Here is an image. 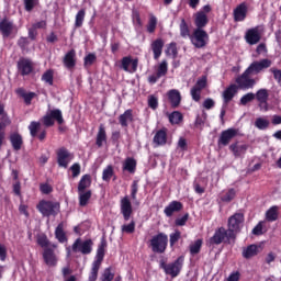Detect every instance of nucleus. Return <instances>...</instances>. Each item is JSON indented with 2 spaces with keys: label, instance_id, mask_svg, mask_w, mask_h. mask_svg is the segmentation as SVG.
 Wrapping results in <instances>:
<instances>
[{
  "label": "nucleus",
  "instance_id": "f257e3e1",
  "mask_svg": "<svg viewBox=\"0 0 281 281\" xmlns=\"http://www.w3.org/2000/svg\"><path fill=\"white\" fill-rule=\"evenodd\" d=\"M106 239L103 237L98 246L95 260L92 262V268L89 273V281H97L98 273L100 271V267H102V262L104 261V256L106 254Z\"/></svg>",
  "mask_w": 281,
  "mask_h": 281
},
{
  "label": "nucleus",
  "instance_id": "f03ea898",
  "mask_svg": "<svg viewBox=\"0 0 281 281\" xmlns=\"http://www.w3.org/2000/svg\"><path fill=\"white\" fill-rule=\"evenodd\" d=\"M183 262H186L184 256H179L173 262L167 263L166 259H161L159 261V269L166 273V276H170V278H178L183 269Z\"/></svg>",
  "mask_w": 281,
  "mask_h": 281
},
{
  "label": "nucleus",
  "instance_id": "7ed1b4c3",
  "mask_svg": "<svg viewBox=\"0 0 281 281\" xmlns=\"http://www.w3.org/2000/svg\"><path fill=\"white\" fill-rule=\"evenodd\" d=\"M36 210L46 218H49V216H58V213L60 212V203L49 200H41L36 205Z\"/></svg>",
  "mask_w": 281,
  "mask_h": 281
},
{
  "label": "nucleus",
  "instance_id": "20e7f679",
  "mask_svg": "<svg viewBox=\"0 0 281 281\" xmlns=\"http://www.w3.org/2000/svg\"><path fill=\"white\" fill-rule=\"evenodd\" d=\"M149 247L154 254H166L168 249V236L166 233H158L149 240Z\"/></svg>",
  "mask_w": 281,
  "mask_h": 281
},
{
  "label": "nucleus",
  "instance_id": "39448f33",
  "mask_svg": "<svg viewBox=\"0 0 281 281\" xmlns=\"http://www.w3.org/2000/svg\"><path fill=\"white\" fill-rule=\"evenodd\" d=\"M243 223H245V214L235 213L227 221V231L229 232V236L236 238V236L240 232V227H243Z\"/></svg>",
  "mask_w": 281,
  "mask_h": 281
},
{
  "label": "nucleus",
  "instance_id": "423d86ee",
  "mask_svg": "<svg viewBox=\"0 0 281 281\" xmlns=\"http://www.w3.org/2000/svg\"><path fill=\"white\" fill-rule=\"evenodd\" d=\"M210 12H212V5L205 4L202 7V10L193 14L194 25L196 27L195 30H203L204 27H207V23H210L207 14H210Z\"/></svg>",
  "mask_w": 281,
  "mask_h": 281
},
{
  "label": "nucleus",
  "instance_id": "0eeeda50",
  "mask_svg": "<svg viewBox=\"0 0 281 281\" xmlns=\"http://www.w3.org/2000/svg\"><path fill=\"white\" fill-rule=\"evenodd\" d=\"M72 254H82L83 256H89L93 251V240L82 238H77L71 246Z\"/></svg>",
  "mask_w": 281,
  "mask_h": 281
},
{
  "label": "nucleus",
  "instance_id": "6e6552de",
  "mask_svg": "<svg viewBox=\"0 0 281 281\" xmlns=\"http://www.w3.org/2000/svg\"><path fill=\"white\" fill-rule=\"evenodd\" d=\"M190 41L196 49H203L207 45V41H210V35L203 29H195L190 36Z\"/></svg>",
  "mask_w": 281,
  "mask_h": 281
},
{
  "label": "nucleus",
  "instance_id": "1a4fd4ad",
  "mask_svg": "<svg viewBox=\"0 0 281 281\" xmlns=\"http://www.w3.org/2000/svg\"><path fill=\"white\" fill-rule=\"evenodd\" d=\"M229 240H236L234 236H229V232L221 226L215 229L214 235L209 239L210 245H223V243H229Z\"/></svg>",
  "mask_w": 281,
  "mask_h": 281
},
{
  "label": "nucleus",
  "instance_id": "9d476101",
  "mask_svg": "<svg viewBox=\"0 0 281 281\" xmlns=\"http://www.w3.org/2000/svg\"><path fill=\"white\" fill-rule=\"evenodd\" d=\"M55 121H57V124H65V119H63V112L59 109L52 110L49 113L44 115L41 119V122L46 128H50V126H54Z\"/></svg>",
  "mask_w": 281,
  "mask_h": 281
},
{
  "label": "nucleus",
  "instance_id": "9b49d317",
  "mask_svg": "<svg viewBox=\"0 0 281 281\" xmlns=\"http://www.w3.org/2000/svg\"><path fill=\"white\" fill-rule=\"evenodd\" d=\"M235 82L237 89H240L241 91H247L256 87V79L251 78V75L247 70L239 75L235 79Z\"/></svg>",
  "mask_w": 281,
  "mask_h": 281
},
{
  "label": "nucleus",
  "instance_id": "f8f14e48",
  "mask_svg": "<svg viewBox=\"0 0 281 281\" xmlns=\"http://www.w3.org/2000/svg\"><path fill=\"white\" fill-rule=\"evenodd\" d=\"M272 61L269 58H263L260 59L259 61H252L248 68L246 69V71L250 75V76H258V74L265 71V69H269V67H271Z\"/></svg>",
  "mask_w": 281,
  "mask_h": 281
},
{
  "label": "nucleus",
  "instance_id": "ddd939ff",
  "mask_svg": "<svg viewBox=\"0 0 281 281\" xmlns=\"http://www.w3.org/2000/svg\"><path fill=\"white\" fill-rule=\"evenodd\" d=\"M238 133L239 130L234 127L222 131L217 140V146H229L232 139L238 137Z\"/></svg>",
  "mask_w": 281,
  "mask_h": 281
},
{
  "label": "nucleus",
  "instance_id": "4468645a",
  "mask_svg": "<svg viewBox=\"0 0 281 281\" xmlns=\"http://www.w3.org/2000/svg\"><path fill=\"white\" fill-rule=\"evenodd\" d=\"M56 155L59 168H69V164L71 159H74V155L69 153V149L66 147H60L57 149Z\"/></svg>",
  "mask_w": 281,
  "mask_h": 281
},
{
  "label": "nucleus",
  "instance_id": "2eb2a0df",
  "mask_svg": "<svg viewBox=\"0 0 281 281\" xmlns=\"http://www.w3.org/2000/svg\"><path fill=\"white\" fill-rule=\"evenodd\" d=\"M58 245L53 244L52 248H44L43 251V260L47 267H56L58 265V257L56 256V252L54 249H56Z\"/></svg>",
  "mask_w": 281,
  "mask_h": 281
},
{
  "label": "nucleus",
  "instance_id": "dca6fc26",
  "mask_svg": "<svg viewBox=\"0 0 281 281\" xmlns=\"http://www.w3.org/2000/svg\"><path fill=\"white\" fill-rule=\"evenodd\" d=\"M228 150L233 153L235 159H241L243 157H245V155H247V150H249V145L240 144V142L237 140L229 145Z\"/></svg>",
  "mask_w": 281,
  "mask_h": 281
},
{
  "label": "nucleus",
  "instance_id": "f3484780",
  "mask_svg": "<svg viewBox=\"0 0 281 281\" xmlns=\"http://www.w3.org/2000/svg\"><path fill=\"white\" fill-rule=\"evenodd\" d=\"M249 11L247 7V2L239 3L234 10H233V19L235 23H243L245 19H247V12Z\"/></svg>",
  "mask_w": 281,
  "mask_h": 281
},
{
  "label": "nucleus",
  "instance_id": "a211bd4d",
  "mask_svg": "<svg viewBox=\"0 0 281 281\" xmlns=\"http://www.w3.org/2000/svg\"><path fill=\"white\" fill-rule=\"evenodd\" d=\"M121 214L125 222H128L131 216H133V203L131 202V198H128V195H125L121 200Z\"/></svg>",
  "mask_w": 281,
  "mask_h": 281
},
{
  "label": "nucleus",
  "instance_id": "6ab92c4d",
  "mask_svg": "<svg viewBox=\"0 0 281 281\" xmlns=\"http://www.w3.org/2000/svg\"><path fill=\"white\" fill-rule=\"evenodd\" d=\"M238 93V86L236 83L229 85L222 93L223 106H227Z\"/></svg>",
  "mask_w": 281,
  "mask_h": 281
},
{
  "label": "nucleus",
  "instance_id": "aec40b11",
  "mask_svg": "<svg viewBox=\"0 0 281 281\" xmlns=\"http://www.w3.org/2000/svg\"><path fill=\"white\" fill-rule=\"evenodd\" d=\"M260 38H262V35H260L258 26L249 29L245 34V40L248 45H257V43H260Z\"/></svg>",
  "mask_w": 281,
  "mask_h": 281
},
{
  "label": "nucleus",
  "instance_id": "412c9836",
  "mask_svg": "<svg viewBox=\"0 0 281 281\" xmlns=\"http://www.w3.org/2000/svg\"><path fill=\"white\" fill-rule=\"evenodd\" d=\"M14 32V22L10 21L8 18H3L0 21V33L3 38H9Z\"/></svg>",
  "mask_w": 281,
  "mask_h": 281
},
{
  "label": "nucleus",
  "instance_id": "4be33fe9",
  "mask_svg": "<svg viewBox=\"0 0 281 281\" xmlns=\"http://www.w3.org/2000/svg\"><path fill=\"white\" fill-rule=\"evenodd\" d=\"M255 99H257V102H259L260 109H265V111H268L269 91L266 88L259 89L255 94Z\"/></svg>",
  "mask_w": 281,
  "mask_h": 281
},
{
  "label": "nucleus",
  "instance_id": "5701e85b",
  "mask_svg": "<svg viewBox=\"0 0 281 281\" xmlns=\"http://www.w3.org/2000/svg\"><path fill=\"white\" fill-rule=\"evenodd\" d=\"M18 69L21 76H30L34 71V65L32 64L31 59L21 58L18 61Z\"/></svg>",
  "mask_w": 281,
  "mask_h": 281
},
{
  "label": "nucleus",
  "instance_id": "b1692460",
  "mask_svg": "<svg viewBox=\"0 0 281 281\" xmlns=\"http://www.w3.org/2000/svg\"><path fill=\"white\" fill-rule=\"evenodd\" d=\"M181 210H183V203L173 200L165 207L164 214L167 218H171V216H175V214H177V212H181Z\"/></svg>",
  "mask_w": 281,
  "mask_h": 281
},
{
  "label": "nucleus",
  "instance_id": "393cba45",
  "mask_svg": "<svg viewBox=\"0 0 281 281\" xmlns=\"http://www.w3.org/2000/svg\"><path fill=\"white\" fill-rule=\"evenodd\" d=\"M153 142L156 146H166L168 144V128L158 130L154 135Z\"/></svg>",
  "mask_w": 281,
  "mask_h": 281
},
{
  "label": "nucleus",
  "instance_id": "a878e982",
  "mask_svg": "<svg viewBox=\"0 0 281 281\" xmlns=\"http://www.w3.org/2000/svg\"><path fill=\"white\" fill-rule=\"evenodd\" d=\"M260 254V246L256 244H250L247 247L243 248L241 256L246 260H251V258H256Z\"/></svg>",
  "mask_w": 281,
  "mask_h": 281
},
{
  "label": "nucleus",
  "instance_id": "bb28decb",
  "mask_svg": "<svg viewBox=\"0 0 281 281\" xmlns=\"http://www.w3.org/2000/svg\"><path fill=\"white\" fill-rule=\"evenodd\" d=\"M167 98L171 104V109H179V106L181 105V92H179V90H169L167 92Z\"/></svg>",
  "mask_w": 281,
  "mask_h": 281
},
{
  "label": "nucleus",
  "instance_id": "cd10ccee",
  "mask_svg": "<svg viewBox=\"0 0 281 281\" xmlns=\"http://www.w3.org/2000/svg\"><path fill=\"white\" fill-rule=\"evenodd\" d=\"M164 41L161 38H156L151 42L150 47L154 54V60H159L161 58V54L164 53Z\"/></svg>",
  "mask_w": 281,
  "mask_h": 281
},
{
  "label": "nucleus",
  "instance_id": "c85d7f7f",
  "mask_svg": "<svg viewBox=\"0 0 281 281\" xmlns=\"http://www.w3.org/2000/svg\"><path fill=\"white\" fill-rule=\"evenodd\" d=\"M64 66L66 69H74L76 67V49H70L63 58Z\"/></svg>",
  "mask_w": 281,
  "mask_h": 281
},
{
  "label": "nucleus",
  "instance_id": "c756f323",
  "mask_svg": "<svg viewBox=\"0 0 281 281\" xmlns=\"http://www.w3.org/2000/svg\"><path fill=\"white\" fill-rule=\"evenodd\" d=\"M104 144H106V128L104 127V124H100L97 133L95 146H98V148H102Z\"/></svg>",
  "mask_w": 281,
  "mask_h": 281
},
{
  "label": "nucleus",
  "instance_id": "7c9ffc66",
  "mask_svg": "<svg viewBox=\"0 0 281 281\" xmlns=\"http://www.w3.org/2000/svg\"><path fill=\"white\" fill-rule=\"evenodd\" d=\"M122 69L128 71V67L132 66V71H137V65H139L138 59H133L131 57H123L121 60Z\"/></svg>",
  "mask_w": 281,
  "mask_h": 281
},
{
  "label": "nucleus",
  "instance_id": "2f4dec72",
  "mask_svg": "<svg viewBox=\"0 0 281 281\" xmlns=\"http://www.w3.org/2000/svg\"><path fill=\"white\" fill-rule=\"evenodd\" d=\"M135 120L133 119V110L128 109L126 110L123 114L119 116V124L123 128H128V122H134Z\"/></svg>",
  "mask_w": 281,
  "mask_h": 281
},
{
  "label": "nucleus",
  "instance_id": "473e14b6",
  "mask_svg": "<svg viewBox=\"0 0 281 281\" xmlns=\"http://www.w3.org/2000/svg\"><path fill=\"white\" fill-rule=\"evenodd\" d=\"M123 170L130 172V175H135V170H137V160L133 157H127L123 162Z\"/></svg>",
  "mask_w": 281,
  "mask_h": 281
},
{
  "label": "nucleus",
  "instance_id": "72a5a7b5",
  "mask_svg": "<svg viewBox=\"0 0 281 281\" xmlns=\"http://www.w3.org/2000/svg\"><path fill=\"white\" fill-rule=\"evenodd\" d=\"M9 139L11 142L13 150H21L23 146V136H21V134L13 133L10 135Z\"/></svg>",
  "mask_w": 281,
  "mask_h": 281
},
{
  "label": "nucleus",
  "instance_id": "f704fd0d",
  "mask_svg": "<svg viewBox=\"0 0 281 281\" xmlns=\"http://www.w3.org/2000/svg\"><path fill=\"white\" fill-rule=\"evenodd\" d=\"M79 194V205L80 207H87L89 205V201H91L92 192L88 191H78Z\"/></svg>",
  "mask_w": 281,
  "mask_h": 281
},
{
  "label": "nucleus",
  "instance_id": "c9c22d12",
  "mask_svg": "<svg viewBox=\"0 0 281 281\" xmlns=\"http://www.w3.org/2000/svg\"><path fill=\"white\" fill-rule=\"evenodd\" d=\"M18 95H20L21 98H23L24 103L30 106V104H32V100H34V98H36V92H25V89L20 88L16 90Z\"/></svg>",
  "mask_w": 281,
  "mask_h": 281
},
{
  "label": "nucleus",
  "instance_id": "e433bc0d",
  "mask_svg": "<svg viewBox=\"0 0 281 281\" xmlns=\"http://www.w3.org/2000/svg\"><path fill=\"white\" fill-rule=\"evenodd\" d=\"M55 238L58 243H67V235L65 234V224L61 222L57 225L55 229Z\"/></svg>",
  "mask_w": 281,
  "mask_h": 281
},
{
  "label": "nucleus",
  "instance_id": "4c0bfd02",
  "mask_svg": "<svg viewBox=\"0 0 281 281\" xmlns=\"http://www.w3.org/2000/svg\"><path fill=\"white\" fill-rule=\"evenodd\" d=\"M279 210H280V207H278L277 205L271 206L266 212V221H268L269 223H273V222L278 221V216H279L278 211Z\"/></svg>",
  "mask_w": 281,
  "mask_h": 281
},
{
  "label": "nucleus",
  "instance_id": "58836bf2",
  "mask_svg": "<svg viewBox=\"0 0 281 281\" xmlns=\"http://www.w3.org/2000/svg\"><path fill=\"white\" fill-rule=\"evenodd\" d=\"M87 188H91V176L83 175L78 184V192H85Z\"/></svg>",
  "mask_w": 281,
  "mask_h": 281
},
{
  "label": "nucleus",
  "instance_id": "ea45409f",
  "mask_svg": "<svg viewBox=\"0 0 281 281\" xmlns=\"http://www.w3.org/2000/svg\"><path fill=\"white\" fill-rule=\"evenodd\" d=\"M42 82L48 85V87H54V69H47L41 78Z\"/></svg>",
  "mask_w": 281,
  "mask_h": 281
},
{
  "label": "nucleus",
  "instance_id": "a19ab883",
  "mask_svg": "<svg viewBox=\"0 0 281 281\" xmlns=\"http://www.w3.org/2000/svg\"><path fill=\"white\" fill-rule=\"evenodd\" d=\"M202 247H203V239H196L193 244H190L189 251L191 256H196L201 254Z\"/></svg>",
  "mask_w": 281,
  "mask_h": 281
},
{
  "label": "nucleus",
  "instance_id": "79ce46f5",
  "mask_svg": "<svg viewBox=\"0 0 281 281\" xmlns=\"http://www.w3.org/2000/svg\"><path fill=\"white\" fill-rule=\"evenodd\" d=\"M270 124H271V122H269V120H267L265 117H257L255 121V126L259 131H267V128H269Z\"/></svg>",
  "mask_w": 281,
  "mask_h": 281
},
{
  "label": "nucleus",
  "instance_id": "37998d69",
  "mask_svg": "<svg viewBox=\"0 0 281 281\" xmlns=\"http://www.w3.org/2000/svg\"><path fill=\"white\" fill-rule=\"evenodd\" d=\"M180 36H182V38H190V26H188V22H186V19H181L180 22Z\"/></svg>",
  "mask_w": 281,
  "mask_h": 281
},
{
  "label": "nucleus",
  "instance_id": "c03bdc74",
  "mask_svg": "<svg viewBox=\"0 0 281 281\" xmlns=\"http://www.w3.org/2000/svg\"><path fill=\"white\" fill-rule=\"evenodd\" d=\"M87 14V11L85 9H81L77 12L75 18V27H82V24L85 23V16Z\"/></svg>",
  "mask_w": 281,
  "mask_h": 281
},
{
  "label": "nucleus",
  "instance_id": "a18cd8bd",
  "mask_svg": "<svg viewBox=\"0 0 281 281\" xmlns=\"http://www.w3.org/2000/svg\"><path fill=\"white\" fill-rule=\"evenodd\" d=\"M113 268L108 267L103 270L100 277V281H113L115 279V273L112 272Z\"/></svg>",
  "mask_w": 281,
  "mask_h": 281
},
{
  "label": "nucleus",
  "instance_id": "49530a36",
  "mask_svg": "<svg viewBox=\"0 0 281 281\" xmlns=\"http://www.w3.org/2000/svg\"><path fill=\"white\" fill-rule=\"evenodd\" d=\"M169 122L170 124H181L183 122V114L179 111H173L169 114Z\"/></svg>",
  "mask_w": 281,
  "mask_h": 281
},
{
  "label": "nucleus",
  "instance_id": "de8ad7c7",
  "mask_svg": "<svg viewBox=\"0 0 281 281\" xmlns=\"http://www.w3.org/2000/svg\"><path fill=\"white\" fill-rule=\"evenodd\" d=\"M135 220H131L128 224H123L121 226L122 234H135Z\"/></svg>",
  "mask_w": 281,
  "mask_h": 281
},
{
  "label": "nucleus",
  "instance_id": "09e8293b",
  "mask_svg": "<svg viewBox=\"0 0 281 281\" xmlns=\"http://www.w3.org/2000/svg\"><path fill=\"white\" fill-rule=\"evenodd\" d=\"M31 137H37L38 131H41V122L32 121L29 125Z\"/></svg>",
  "mask_w": 281,
  "mask_h": 281
},
{
  "label": "nucleus",
  "instance_id": "8fccbe9b",
  "mask_svg": "<svg viewBox=\"0 0 281 281\" xmlns=\"http://www.w3.org/2000/svg\"><path fill=\"white\" fill-rule=\"evenodd\" d=\"M95 60H98V56H95V53H89L83 58V67L88 69V67H91L93 63H95Z\"/></svg>",
  "mask_w": 281,
  "mask_h": 281
},
{
  "label": "nucleus",
  "instance_id": "3c124183",
  "mask_svg": "<svg viewBox=\"0 0 281 281\" xmlns=\"http://www.w3.org/2000/svg\"><path fill=\"white\" fill-rule=\"evenodd\" d=\"M155 30H157V16L151 14L147 23V32L148 34H155Z\"/></svg>",
  "mask_w": 281,
  "mask_h": 281
},
{
  "label": "nucleus",
  "instance_id": "603ef678",
  "mask_svg": "<svg viewBox=\"0 0 281 281\" xmlns=\"http://www.w3.org/2000/svg\"><path fill=\"white\" fill-rule=\"evenodd\" d=\"M113 175H115V171L113 170V166L109 165L105 169H103L102 180L106 181V183H109V181H111V178L113 177Z\"/></svg>",
  "mask_w": 281,
  "mask_h": 281
},
{
  "label": "nucleus",
  "instance_id": "864d4df0",
  "mask_svg": "<svg viewBox=\"0 0 281 281\" xmlns=\"http://www.w3.org/2000/svg\"><path fill=\"white\" fill-rule=\"evenodd\" d=\"M147 104L151 111H157L159 109V99L154 94L148 95Z\"/></svg>",
  "mask_w": 281,
  "mask_h": 281
},
{
  "label": "nucleus",
  "instance_id": "5fc2aeb1",
  "mask_svg": "<svg viewBox=\"0 0 281 281\" xmlns=\"http://www.w3.org/2000/svg\"><path fill=\"white\" fill-rule=\"evenodd\" d=\"M139 192V180H133L131 184V199L137 201V193Z\"/></svg>",
  "mask_w": 281,
  "mask_h": 281
},
{
  "label": "nucleus",
  "instance_id": "6e6d98bb",
  "mask_svg": "<svg viewBox=\"0 0 281 281\" xmlns=\"http://www.w3.org/2000/svg\"><path fill=\"white\" fill-rule=\"evenodd\" d=\"M179 240H181V231L176 229L175 233H171L169 235L170 247H172L173 245H177V243H179Z\"/></svg>",
  "mask_w": 281,
  "mask_h": 281
},
{
  "label": "nucleus",
  "instance_id": "4d7b16f0",
  "mask_svg": "<svg viewBox=\"0 0 281 281\" xmlns=\"http://www.w3.org/2000/svg\"><path fill=\"white\" fill-rule=\"evenodd\" d=\"M166 54L168 56H172V58H177V56H179V50L177 49V43L171 42L167 47Z\"/></svg>",
  "mask_w": 281,
  "mask_h": 281
},
{
  "label": "nucleus",
  "instance_id": "13d9d810",
  "mask_svg": "<svg viewBox=\"0 0 281 281\" xmlns=\"http://www.w3.org/2000/svg\"><path fill=\"white\" fill-rule=\"evenodd\" d=\"M254 100H256V94L254 92H248L240 98V104H243V106H247V104H249V102H254Z\"/></svg>",
  "mask_w": 281,
  "mask_h": 281
},
{
  "label": "nucleus",
  "instance_id": "bf43d9fd",
  "mask_svg": "<svg viewBox=\"0 0 281 281\" xmlns=\"http://www.w3.org/2000/svg\"><path fill=\"white\" fill-rule=\"evenodd\" d=\"M0 117L5 124H12V120H10L8 112H5V105L3 103H0Z\"/></svg>",
  "mask_w": 281,
  "mask_h": 281
},
{
  "label": "nucleus",
  "instance_id": "052dcab7",
  "mask_svg": "<svg viewBox=\"0 0 281 281\" xmlns=\"http://www.w3.org/2000/svg\"><path fill=\"white\" fill-rule=\"evenodd\" d=\"M158 77L162 78V76H166L168 74V61L162 60L160 65L158 66L157 72Z\"/></svg>",
  "mask_w": 281,
  "mask_h": 281
},
{
  "label": "nucleus",
  "instance_id": "680f3d73",
  "mask_svg": "<svg viewBox=\"0 0 281 281\" xmlns=\"http://www.w3.org/2000/svg\"><path fill=\"white\" fill-rule=\"evenodd\" d=\"M37 245H40V247L43 249L52 248V246H49V239L47 238V235L37 237Z\"/></svg>",
  "mask_w": 281,
  "mask_h": 281
},
{
  "label": "nucleus",
  "instance_id": "e2e57ef3",
  "mask_svg": "<svg viewBox=\"0 0 281 281\" xmlns=\"http://www.w3.org/2000/svg\"><path fill=\"white\" fill-rule=\"evenodd\" d=\"M236 198V191L234 189H229L223 196L222 201L224 203H229L231 201H234Z\"/></svg>",
  "mask_w": 281,
  "mask_h": 281
},
{
  "label": "nucleus",
  "instance_id": "0e129e2a",
  "mask_svg": "<svg viewBox=\"0 0 281 281\" xmlns=\"http://www.w3.org/2000/svg\"><path fill=\"white\" fill-rule=\"evenodd\" d=\"M24 9L26 12H32L36 5H38V0H23Z\"/></svg>",
  "mask_w": 281,
  "mask_h": 281
},
{
  "label": "nucleus",
  "instance_id": "69168bd1",
  "mask_svg": "<svg viewBox=\"0 0 281 281\" xmlns=\"http://www.w3.org/2000/svg\"><path fill=\"white\" fill-rule=\"evenodd\" d=\"M40 191L42 194H52V192H54V188H52L49 183H41Z\"/></svg>",
  "mask_w": 281,
  "mask_h": 281
},
{
  "label": "nucleus",
  "instance_id": "338daca9",
  "mask_svg": "<svg viewBox=\"0 0 281 281\" xmlns=\"http://www.w3.org/2000/svg\"><path fill=\"white\" fill-rule=\"evenodd\" d=\"M178 148H180L182 153H186V150H188V139L180 137L178 140Z\"/></svg>",
  "mask_w": 281,
  "mask_h": 281
},
{
  "label": "nucleus",
  "instance_id": "774afa93",
  "mask_svg": "<svg viewBox=\"0 0 281 281\" xmlns=\"http://www.w3.org/2000/svg\"><path fill=\"white\" fill-rule=\"evenodd\" d=\"M271 74H273L274 80L278 85H281V69L278 68H270Z\"/></svg>",
  "mask_w": 281,
  "mask_h": 281
}]
</instances>
